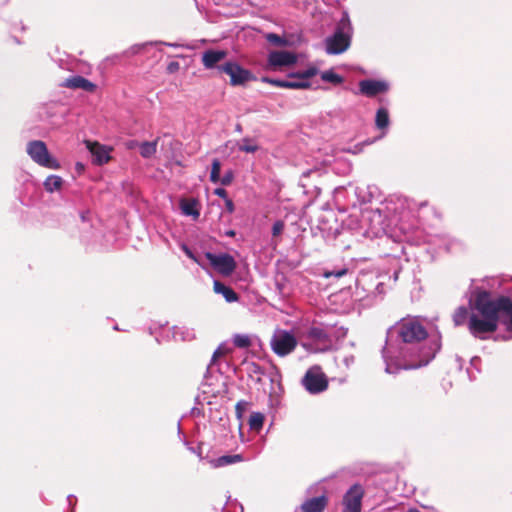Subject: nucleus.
<instances>
[{
	"instance_id": "obj_1",
	"label": "nucleus",
	"mask_w": 512,
	"mask_h": 512,
	"mask_svg": "<svg viewBox=\"0 0 512 512\" xmlns=\"http://www.w3.org/2000/svg\"><path fill=\"white\" fill-rule=\"evenodd\" d=\"M427 332L415 317L403 318L387 331L382 354L385 371L390 374L400 370L417 369L427 365L439 349L437 344L423 345Z\"/></svg>"
},
{
	"instance_id": "obj_2",
	"label": "nucleus",
	"mask_w": 512,
	"mask_h": 512,
	"mask_svg": "<svg viewBox=\"0 0 512 512\" xmlns=\"http://www.w3.org/2000/svg\"><path fill=\"white\" fill-rule=\"evenodd\" d=\"M469 316L467 308L461 306L453 314L455 326L467 322L469 332L480 339L496 331L500 319L512 330V297L500 296L492 299L487 291H479Z\"/></svg>"
},
{
	"instance_id": "obj_3",
	"label": "nucleus",
	"mask_w": 512,
	"mask_h": 512,
	"mask_svg": "<svg viewBox=\"0 0 512 512\" xmlns=\"http://www.w3.org/2000/svg\"><path fill=\"white\" fill-rule=\"evenodd\" d=\"M301 345L308 352L319 353L331 349L333 341L323 328L312 327Z\"/></svg>"
},
{
	"instance_id": "obj_4",
	"label": "nucleus",
	"mask_w": 512,
	"mask_h": 512,
	"mask_svg": "<svg viewBox=\"0 0 512 512\" xmlns=\"http://www.w3.org/2000/svg\"><path fill=\"white\" fill-rule=\"evenodd\" d=\"M26 152L39 166L48 169H59L60 163L51 156L46 144L41 140H33L27 143Z\"/></svg>"
},
{
	"instance_id": "obj_5",
	"label": "nucleus",
	"mask_w": 512,
	"mask_h": 512,
	"mask_svg": "<svg viewBox=\"0 0 512 512\" xmlns=\"http://www.w3.org/2000/svg\"><path fill=\"white\" fill-rule=\"evenodd\" d=\"M297 343L296 337L291 332L282 329L276 330L270 340L272 351L280 357L292 353Z\"/></svg>"
},
{
	"instance_id": "obj_6",
	"label": "nucleus",
	"mask_w": 512,
	"mask_h": 512,
	"mask_svg": "<svg viewBox=\"0 0 512 512\" xmlns=\"http://www.w3.org/2000/svg\"><path fill=\"white\" fill-rule=\"evenodd\" d=\"M301 383L310 394H319L328 387L326 375L320 366L310 367L303 376Z\"/></svg>"
},
{
	"instance_id": "obj_7",
	"label": "nucleus",
	"mask_w": 512,
	"mask_h": 512,
	"mask_svg": "<svg viewBox=\"0 0 512 512\" xmlns=\"http://www.w3.org/2000/svg\"><path fill=\"white\" fill-rule=\"evenodd\" d=\"M220 72L227 74L230 77V84L232 86H241L251 81L254 77L252 73L241 67L236 62H226L218 67Z\"/></svg>"
},
{
	"instance_id": "obj_8",
	"label": "nucleus",
	"mask_w": 512,
	"mask_h": 512,
	"mask_svg": "<svg viewBox=\"0 0 512 512\" xmlns=\"http://www.w3.org/2000/svg\"><path fill=\"white\" fill-rule=\"evenodd\" d=\"M206 259L209 261L210 265L220 274L224 276L231 275L236 269V262L234 258L227 253L222 254H214L211 252H207L205 254Z\"/></svg>"
},
{
	"instance_id": "obj_9",
	"label": "nucleus",
	"mask_w": 512,
	"mask_h": 512,
	"mask_svg": "<svg viewBox=\"0 0 512 512\" xmlns=\"http://www.w3.org/2000/svg\"><path fill=\"white\" fill-rule=\"evenodd\" d=\"M325 51L330 55H337L344 52L350 44V39L347 34L337 29L333 35L325 39Z\"/></svg>"
},
{
	"instance_id": "obj_10",
	"label": "nucleus",
	"mask_w": 512,
	"mask_h": 512,
	"mask_svg": "<svg viewBox=\"0 0 512 512\" xmlns=\"http://www.w3.org/2000/svg\"><path fill=\"white\" fill-rule=\"evenodd\" d=\"M317 74L316 68H308L296 74H290L286 80V88L305 89L310 86L309 79Z\"/></svg>"
},
{
	"instance_id": "obj_11",
	"label": "nucleus",
	"mask_w": 512,
	"mask_h": 512,
	"mask_svg": "<svg viewBox=\"0 0 512 512\" xmlns=\"http://www.w3.org/2000/svg\"><path fill=\"white\" fill-rule=\"evenodd\" d=\"M296 62V54L290 51H271L268 55V64L274 68L291 66Z\"/></svg>"
},
{
	"instance_id": "obj_12",
	"label": "nucleus",
	"mask_w": 512,
	"mask_h": 512,
	"mask_svg": "<svg viewBox=\"0 0 512 512\" xmlns=\"http://www.w3.org/2000/svg\"><path fill=\"white\" fill-rule=\"evenodd\" d=\"M360 92L368 97L376 96L388 90V84L378 80H363L359 83Z\"/></svg>"
},
{
	"instance_id": "obj_13",
	"label": "nucleus",
	"mask_w": 512,
	"mask_h": 512,
	"mask_svg": "<svg viewBox=\"0 0 512 512\" xmlns=\"http://www.w3.org/2000/svg\"><path fill=\"white\" fill-rule=\"evenodd\" d=\"M227 56V52L224 50H206L202 54V64L206 69H213L220 66L218 63L223 61Z\"/></svg>"
},
{
	"instance_id": "obj_14",
	"label": "nucleus",
	"mask_w": 512,
	"mask_h": 512,
	"mask_svg": "<svg viewBox=\"0 0 512 512\" xmlns=\"http://www.w3.org/2000/svg\"><path fill=\"white\" fill-rule=\"evenodd\" d=\"M327 505L325 496L313 497L302 503L301 509L303 512H322Z\"/></svg>"
},
{
	"instance_id": "obj_15",
	"label": "nucleus",
	"mask_w": 512,
	"mask_h": 512,
	"mask_svg": "<svg viewBox=\"0 0 512 512\" xmlns=\"http://www.w3.org/2000/svg\"><path fill=\"white\" fill-rule=\"evenodd\" d=\"M199 202L198 200L192 199H181L180 201V209L182 214L185 216H191L193 219H198L200 216L199 211Z\"/></svg>"
},
{
	"instance_id": "obj_16",
	"label": "nucleus",
	"mask_w": 512,
	"mask_h": 512,
	"mask_svg": "<svg viewBox=\"0 0 512 512\" xmlns=\"http://www.w3.org/2000/svg\"><path fill=\"white\" fill-rule=\"evenodd\" d=\"M65 86L73 89H82L89 92L93 91L96 87L95 84L82 76H73L68 78L65 82Z\"/></svg>"
},
{
	"instance_id": "obj_17",
	"label": "nucleus",
	"mask_w": 512,
	"mask_h": 512,
	"mask_svg": "<svg viewBox=\"0 0 512 512\" xmlns=\"http://www.w3.org/2000/svg\"><path fill=\"white\" fill-rule=\"evenodd\" d=\"M87 148L90 150L92 155L95 157V161L98 164H103V163L108 162L110 157H109L108 151L105 149L104 146L100 145L99 143L88 141Z\"/></svg>"
},
{
	"instance_id": "obj_18",
	"label": "nucleus",
	"mask_w": 512,
	"mask_h": 512,
	"mask_svg": "<svg viewBox=\"0 0 512 512\" xmlns=\"http://www.w3.org/2000/svg\"><path fill=\"white\" fill-rule=\"evenodd\" d=\"M214 291L217 294H221L228 303H233L238 300L237 293L220 281H214Z\"/></svg>"
},
{
	"instance_id": "obj_19",
	"label": "nucleus",
	"mask_w": 512,
	"mask_h": 512,
	"mask_svg": "<svg viewBox=\"0 0 512 512\" xmlns=\"http://www.w3.org/2000/svg\"><path fill=\"white\" fill-rule=\"evenodd\" d=\"M243 460L242 455L233 454V455H223L218 458L210 460V465L213 468L225 467L231 464H235L241 462Z\"/></svg>"
},
{
	"instance_id": "obj_20",
	"label": "nucleus",
	"mask_w": 512,
	"mask_h": 512,
	"mask_svg": "<svg viewBox=\"0 0 512 512\" xmlns=\"http://www.w3.org/2000/svg\"><path fill=\"white\" fill-rule=\"evenodd\" d=\"M64 180L58 175H49L43 182L44 189L48 193L58 192L62 189Z\"/></svg>"
},
{
	"instance_id": "obj_21",
	"label": "nucleus",
	"mask_w": 512,
	"mask_h": 512,
	"mask_svg": "<svg viewBox=\"0 0 512 512\" xmlns=\"http://www.w3.org/2000/svg\"><path fill=\"white\" fill-rule=\"evenodd\" d=\"M157 144H158L157 140L151 141V142L145 141V142L140 143L139 144L140 155L143 158H150L151 156H153L156 153Z\"/></svg>"
},
{
	"instance_id": "obj_22",
	"label": "nucleus",
	"mask_w": 512,
	"mask_h": 512,
	"mask_svg": "<svg viewBox=\"0 0 512 512\" xmlns=\"http://www.w3.org/2000/svg\"><path fill=\"white\" fill-rule=\"evenodd\" d=\"M173 338L175 340L190 341L195 338L193 330L184 327L173 328Z\"/></svg>"
},
{
	"instance_id": "obj_23",
	"label": "nucleus",
	"mask_w": 512,
	"mask_h": 512,
	"mask_svg": "<svg viewBox=\"0 0 512 512\" xmlns=\"http://www.w3.org/2000/svg\"><path fill=\"white\" fill-rule=\"evenodd\" d=\"M389 114L387 109L379 108L376 113L375 124L378 129L386 130L389 126Z\"/></svg>"
},
{
	"instance_id": "obj_24",
	"label": "nucleus",
	"mask_w": 512,
	"mask_h": 512,
	"mask_svg": "<svg viewBox=\"0 0 512 512\" xmlns=\"http://www.w3.org/2000/svg\"><path fill=\"white\" fill-rule=\"evenodd\" d=\"M264 415L260 412H253L249 417V427L251 430L260 431L263 427Z\"/></svg>"
},
{
	"instance_id": "obj_25",
	"label": "nucleus",
	"mask_w": 512,
	"mask_h": 512,
	"mask_svg": "<svg viewBox=\"0 0 512 512\" xmlns=\"http://www.w3.org/2000/svg\"><path fill=\"white\" fill-rule=\"evenodd\" d=\"M231 351V349L225 345V344H221L213 353L212 355V358H211V362H210V365L209 367H212L216 361L218 360V358H220L221 356H224L226 354H228L229 352Z\"/></svg>"
},
{
	"instance_id": "obj_26",
	"label": "nucleus",
	"mask_w": 512,
	"mask_h": 512,
	"mask_svg": "<svg viewBox=\"0 0 512 512\" xmlns=\"http://www.w3.org/2000/svg\"><path fill=\"white\" fill-rule=\"evenodd\" d=\"M321 79L325 82H330L333 84H339L342 82L341 76L333 72L332 70L324 71L321 74Z\"/></svg>"
},
{
	"instance_id": "obj_27",
	"label": "nucleus",
	"mask_w": 512,
	"mask_h": 512,
	"mask_svg": "<svg viewBox=\"0 0 512 512\" xmlns=\"http://www.w3.org/2000/svg\"><path fill=\"white\" fill-rule=\"evenodd\" d=\"M220 170H221V164L218 159H214L212 162L211 167V173H210V180L213 183H217L220 181Z\"/></svg>"
},
{
	"instance_id": "obj_28",
	"label": "nucleus",
	"mask_w": 512,
	"mask_h": 512,
	"mask_svg": "<svg viewBox=\"0 0 512 512\" xmlns=\"http://www.w3.org/2000/svg\"><path fill=\"white\" fill-rule=\"evenodd\" d=\"M266 40L275 46H286L288 44V41L285 38L275 33H268L266 35Z\"/></svg>"
},
{
	"instance_id": "obj_29",
	"label": "nucleus",
	"mask_w": 512,
	"mask_h": 512,
	"mask_svg": "<svg viewBox=\"0 0 512 512\" xmlns=\"http://www.w3.org/2000/svg\"><path fill=\"white\" fill-rule=\"evenodd\" d=\"M233 343L235 346H237L239 348H247L248 346H250L251 341H250L249 336H247V335L236 334L233 337Z\"/></svg>"
},
{
	"instance_id": "obj_30",
	"label": "nucleus",
	"mask_w": 512,
	"mask_h": 512,
	"mask_svg": "<svg viewBox=\"0 0 512 512\" xmlns=\"http://www.w3.org/2000/svg\"><path fill=\"white\" fill-rule=\"evenodd\" d=\"M239 150L246 153H254L258 150V146L254 144L250 139L245 138L239 144Z\"/></svg>"
},
{
	"instance_id": "obj_31",
	"label": "nucleus",
	"mask_w": 512,
	"mask_h": 512,
	"mask_svg": "<svg viewBox=\"0 0 512 512\" xmlns=\"http://www.w3.org/2000/svg\"><path fill=\"white\" fill-rule=\"evenodd\" d=\"M361 497H362V488L354 484V512H360L361 510Z\"/></svg>"
},
{
	"instance_id": "obj_32",
	"label": "nucleus",
	"mask_w": 512,
	"mask_h": 512,
	"mask_svg": "<svg viewBox=\"0 0 512 512\" xmlns=\"http://www.w3.org/2000/svg\"><path fill=\"white\" fill-rule=\"evenodd\" d=\"M343 512H352V487H350L343 498Z\"/></svg>"
},
{
	"instance_id": "obj_33",
	"label": "nucleus",
	"mask_w": 512,
	"mask_h": 512,
	"mask_svg": "<svg viewBox=\"0 0 512 512\" xmlns=\"http://www.w3.org/2000/svg\"><path fill=\"white\" fill-rule=\"evenodd\" d=\"M151 43L147 42V43H140V44H135L133 46H131L125 53L128 54V55H135V54H138L140 53L147 45H150Z\"/></svg>"
},
{
	"instance_id": "obj_34",
	"label": "nucleus",
	"mask_w": 512,
	"mask_h": 512,
	"mask_svg": "<svg viewBox=\"0 0 512 512\" xmlns=\"http://www.w3.org/2000/svg\"><path fill=\"white\" fill-rule=\"evenodd\" d=\"M285 224L282 220H277L272 226V235L279 236L284 230Z\"/></svg>"
},
{
	"instance_id": "obj_35",
	"label": "nucleus",
	"mask_w": 512,
	"mask_h": 512,
	"mask_svg": "<svg viewBox=\"0 0 512 512\" xmlns=\"http://www.w3.org/2000/svg\"><path fill=\"white\" fill-rule=\"evenodd\" d=\"M262 81L269 83L273 86L286 88V80L272 79V78L264 77V78H262Z\"/></svg>"
},
{
	"instance_id": "obj_36",
	"label": "nucleus",
	"mask_w": 512,
	"mask_h": 512,
	"mask_svg": "<svg viewBox=\"0 0 512 512\" xmlns=\"http://www.w3.org/2000/svg\"><path fill=\"white\" fill-rule=\"evenodd\" d=\"M356 194H357V197L361 204L369 202L371 200V198L373 197V192L370 190L368 192L364 193L363 195L361 194L360 191L356 192Z\"/></svg>"
},
{
	"instance_id": "obj_37",
	"label": "nucleus",
	"mask_w": 512,
	"mask_h": 512,
	"mask_svg": "<svg viewBox=\"0 0 512 512\" xmlns=\"http://www.w3.org/2000/svg\"><path fill=\"white\" fill-rule=\"evenodd\" d=\"M346 273H347V269H341V270H338V271H327V272L324 273V277L325 278H330V277L334 276L336 278H340L343 275H345Z\"/></svg>"
},
{
	"instance_id": "obj_38",
	"label": "nucleus",
	"mask_w": 512,
	"mask_h": 512,
	"mask_svg": "<svg viewBox=\"0 0 512 512\" xmlns=\"http://www.w3.org/2000/svg\"><path fill=\"white\" fill-rule=\"evenodd\" d=\"M233 179V174L231 171L227 172L221 179L220 182L222 185H229Z\"/></svg>"
},
{
	"instance_id": "obj_39",
	"label": "nucleus",
	"mask_w": 512,
	"mask_h": 512,
	"mask_svg": "<svg viewBox=\"0 0 512 512\" xmlns=\"http://www.w3.org/2000/svg\"><path fill=\"white\" fill-rule=\"evenodd\" d=\"M311 174H318V171H314V170H307L305 172L302 173V176H301V183H302V186L305 187L306 184L303 182L305 178L309 177Z\"/></svg>"
},
{
	"instance_id": "obj_40",
	"label": "nucleus",
	"mask_w": 512,
	"mask_h": 512,
	"mask_svg": "<svg viewBox=\"0 0 512 512\" xmlns=\"http://www.w3.org/2000/svg\"><path fill=\"white\" fill-rule=\"evenodd\" d=\"M214 194L219 196V197H221V198H223L224 200L226 198H228L227 192H226V190L224 188H216L214 190Z\"/></svg>"
},
{
	"instance_id": "obj_41",
	"label": "nucleus",
	"mask_w": 512,
	"mask_h": 512,
	"mask_svg": "<svg viewBox=\"0 0 512 512\" xmlns=\"http://www.w3.org/2000/svg\"><path fill=\"white\" fill-rule=\"evenodd\" d=\"M225 208L229 213H232L234 211V203L233 201L228 197L225 200Z\"/></svg>"
},
{
	"instance_id": "obj_42",
	"label": "nucleus",
	"mask_w": 512,
	"mask_h": 512,
	"mask_svg": "<svg viewBox=\"0 0 512 512\" xmlns=\"http://www.w3.org/2000/svg\"><path fill=\"white\" fill-rule=\"evenodd\" d=\"M247 405V402L245 401H239L237 404H236V411L240 414L241 411L245 408V406Z\"/></svg>"
},
{
	"instance_id": "obj_43",
	"label": "nucleus",
	"mask_w": 512,
	"mask_h": 512,
	"mask_svg": "<svg viewBox=\"0 0 512 512\" xmlns=\"http://www.w3.org/2000/svg\"><path fill=\"white\" fill-rule=\"evenodd\" d=\"M178 67H179V64L177 62H172L169 64L168 68L170 71H174L175 69H178Z\"/></svg>"
},
{
	"instance_id": "obj_44",
	"label": "nucleus",
	"mask_w": 512,
	"mask_h": 512,
	"mask_svg": "<svg viewBox=\"0 0 512 512\" xmlns=\"http://www.w3.org/2000/svg\"><path fill=\"white\" fill-rule=\"evenodd\" d=\"M183 250L185 251L186 255L191 258V259H195L192 252L186 247V246H183Z\"/></svg>"
},
{
	"instance_id": "obj_45",
	"label": "nucleus",
	"mask_w": 512,
	"mask_h": 512,
	"mask_svg": "<svg viewBox=\"0 0 512 512\" xmlns=\"http://www.w3.org/2000/svg\"><path fill=\"white\" fill-rule=\"evenodd\" d=\"M67 500H68L69 504H72V501H73V500H74V502H76V499H75V497H74L73 495H69V496L67 497Z\"/></svg>"
},
{
	"instance_id": "obj_46",
	"label": "nucleus",
	"mask_w": 512,
	"mask_h": 512,
	"mask_svg": "<svg viewBox=\"0 0 512 512\" xmlns=\"http://www.w3.org/2000/svg\"><path fill=\"white\" fill-rule=\"evenodd\" d=\"M226 234H227L228 236H234V234H235V233H234V231H228Z\"/></svg>"
},
{
	"instance_id": "obj_47",
	"label": "nucleus",
	"mask_w": 512,
	"mask_h": 512,
	"mask_svg": "<svg viewBox=\"0 0 512 512\" xmlns=\"http://www.w3.org/2000/svg\"><path fill=\"white\" fill-rule=\"evenodd\" d=\"M165 45H168V46H171V47H176L177 45L176 44H171V43H164Z\"/></svg>"
},
{
	"instance_id": "obj_48",
	"label": "nucleus",
	"mask_w": 512,
	"mask_h": 512,
	"mask_svg": "<svg viewBox=\"0 0 512 512\" xmlns=\"http://www.w3.org/2000/svg\"><path fill=\"white\" fill-rule=\"evenodd\" d=\"M360 283V279H357L356 285L358 286Z\"/></svg>"
},
{
	"instance_id": "obj_49",
	"label": "nucleus",
	"mask_w": 512,
	"mask_h": 512,
	"mask_svg": "<svg viewBox=\"0 0 512 512\" xmlns=\"http://www.w3.org/2000/svg\"><path fill=\"white\" fill-rule=\"evenodd\" d=\"M409 512H419V511H417V510H411V511H409Z\"/></svg>"
}]
</instances>
